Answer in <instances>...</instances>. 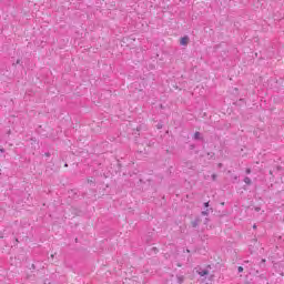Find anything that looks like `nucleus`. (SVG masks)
<instances>
[{"mask_svg": "<svg viewBox=\"0 0 284 284\" xmlns=\"http://www.w3.org/2000/svg\"><path fill=\"white\" fill-rule=\"evenodd\" d=\"M192 227H199L201 225V217H195L193 222H191Z\"/></svg>", "mask_w": 284, "mask_h": 284, "instance_id": "obj_1", "label": "nucleus"}, {"mask_svg": "<svg viewBox=\"0 0 284 284\" xmlns=\"http://www.w3.org/2000/svg\"><path fill=\"white\" fill-rule=\"evenodd\" d=\"M189 41H190V38L187 36H185V37L181 38L180 43H181V45H187Z\"/></svg>", "mask_w": 284, "mask_h": 284, "instance_id": "obj_2", "label": "nucleus"}, {"mask_svg": "<svg viewBox=\"0 0 284 284\" xmlns=\"http://www.w3.org/2000/svg\"><path fill=\"white\" fill-rule=\"evenodd\" d=\"M193 139H194L195 141H203V138H201V132H199V131H196V132L194 133Z\"/></svg>", "mask_w": 284, "mask_h": 284, "instance_id": "obj_3", "label": "nucleus"}, {"mask_svg": "<svg viewBox=\"0 0 284 284\" xmlns=\"http://www.w3.org/2000/svg\"><path fill=\"white\" fill-rule=\"evenodd\" d=\"M210 212H214L213 209H206L205 211H202L201 214L202 216H210Z\"/></svg>", "mask_w": 284, "mask_h": 284, "instance_id": "obj_4", "label": "nucleus"}, {"mask_svg": "<svg viewBox=\"0 0 284 284\" xmlns=\"http://www.w3.org/2000/svg\"><path fill=\"white\" fill-rule=\"evenodd\" d=\"M200 276H207L210 274L209 270H202L199 272Z\"/></svg>", "mask_w": 284, "mask_h": 284, "instance_id": "obj_5", "label": "nucleus"}, {"mask_svg": "<svg viewBox=\"0 0 284 284\" xmlns=\"http://www.w3.org/2000/svg\"><path fill=\"white\" fill-rule=\"evenodd\" d=\"M244 183L246 184V185H252V179H250V178H244Z\"/></svg>", "mask_w": 284, "mask_h": 284, "instance_id": "obj_6", "label": "nucleus"}, {"mask_svg": "<svg viewBox=\"0 0 284 284\" xmlns=\"http://www.w3.org/2000/svg\"><path fill=\"white\" fill-rule=\"evenodd\" d=\"M176 278H178V283H183V281H185V276L183 275H178Z\"/></svg>", "mask_w": 284, "mask_h": 284, "instance_id": "obj_7", "label": "nucleus"}, {"mask_svg": "<svg viewBox=\"0 0 284 284\" xmlns=\"http://www.w3.org/2000/svg\"><path fill=\"white\" fill-rule=\"evenodd\" d=\"M185 168H189V170H192V162L191 161H186L185 162Z\"/></svg>", "mask_w": 284, "mask_h": 284, "instance_id": "obj_8", "label": "nucleus"}, {"mask_svg": "<svg viewBox=\"0 0 284 284\" xmlns=\"http://www.w3.org/2000/svg\"><path fill=\"white\" fill-rule=\"evenodd\" d=\"M195 149H196V144H190V145H189V150L192 151V150H195Z\"/></svg>", "mask_w": 284, "mask_h": 284, "instance_id": "obj_9", "label": "nucleus"}, {"mask_svg": "<svg viewBox=\"0 0 284 284\" xmlns=\"http://www.w3.org/2000/svg\"><path fill=\"white\" fill-rule=\"evenodd\" d=\"M207 156H210V159H214L215 154H214V152H209Z\"/></svg>", "mask_w": 284, "mask_h": 284, "instance_id": "obj_10", "label": "nucleus"}, {"mask_svg": "<svg viewBox=\"0 0 284 284\" xmlns=\"http://www.w3.org/2000/svg\"><path fill=\"white\" fill-rule=\"evenodd\" d=\"M216 176H217V175H216L215 173H213V174H212V181H216Z\"/></svg>", "mask_w": 284, "mask_h": 284, "instance_id": "obj_11", "label": "nucleus"}, {"mask_svg": "<svg viewBox=\"0 0 284 284\" xmlns=\"http://www.w3.org/2000/svg\"><path fill=\"white\" fill-rule=\"evenodd\" d=\"M246 174H252V169H246Z\"/></svg>", "mask_w": 284, "mask_h": 284, "instance_id": "obj_12", "label": "nucleus"}, {"mask_svg": "<svg viewBox=\"0 0 284 284\" xmlns=\"http://www.w3.org/2000/svg\"><path fill=\"white\" fill-rule=\"evenodd\" d=\"M204 207H206V209L210 207V202H205Z\"/></svg>", "mask_w": 284, "mask_h": 284, "instance_id": "obj_13", "label": "nucleus"}, {"mask_svg": "<svg viewBox=\"0 0 284 284\" xmlns=\"http://www.w3.org/2000/svg\"><path fill=\"white\" fill-rule=\"evenodd\" d=\"M237 271L241 273V272H243V266H239L237 267Z\"/></svg>", "mask_w": 284, "mask_h": 284, "instance_id": "obj_14", "label": "nucleus"}, {"mask_svg": "<svg viewBox=\"0 0 284 284\" xmlns=\"http://www.w3.org/2000/svg\"><path fill=\"white\" fill-rule=\"evenodd\" d=\"M153 252L156 254V252H159V248L156 247H152Z\"/></svg>", "mask_w": 284, "mask_h": 284, "instance_id": "obj_15", "label": "nucleus"}, {"mask_svg": "<svg viewBox=\"0 0 284 284\" xmlns=\"http://www.w3.org/2000/svg\"><path fill=\"white\" fill-rule=\"evenodd\" d=\"M44 156H51L50 152H45Z\"/></svg>", "mask_w": 284, "mask_h": 284, "instance_id": "obj_16", "label": "nucleus"}, {"mask_svg": "<svg viewBox=\"0 0 284 284\" xmlns=\"http://www.w3.org/2000/svg\"><path fill=\"white\" fill-rule=\"evenodd\" d=\"M88 183H94V180H92V179L90 180V179H89V180H88Z\"/></svg>", "mask_w": 284, "mask_h": 284, "instance_id": "obj_17", "label": "nucleus"}, {"mask_svg": "<svg viewBox=\"0 0 284 284\" xmlns=\"http://www.w3.org/2000/svg\"><path fill=\"white\" fill-rule=\"evenodd\" d=\"M217 168H223V163H219V164H217Z\"/></svg>", "mask_w": 284, "mask_h": 284, "instance_id": "obj_18", "label": "nucleus"}, {"mask_svg": "<svg viewBox=\"0 0 284 284\" xmlns=\"http://www.w3.org/2000/svg\"><path fill=\"white\" fill-rule=\"evenodd\" d=\"M260 278H266L264 274H261L260 275Z\"/></svg>", "mask_w": 284, "mask_h": 284, "instance_id": "obj_19", "label": "nucleus"}, {"mask_svg": "<svg viewBox=\"0 0 284 284\" xmlns=\"http://www.w3.org/2000/svg\"><path fill=\"white\" fill-rule=\"evenodd\" d=\"M51 258H54V254H51Z\"/></svg>", "mask_w": 284, "mask_h": 284, "instance_id": "obj_20", "label": "nucleus"}, {"mask_svg": "<svg viewBox=\"0 0 284 284\" xmlns=\"http://www.w3.org/2000/svg\"><path fill=\"white\" fill-rule=\"evenodd\" d=\"M64 168H68V163L64 164Z\"/></svg>", "mask_w": 284, "mask_h": 284, "instance_id": "obj_21", "label": "nucleus"}, {"mask_svg": "<svg viewBox=\"0 0 284 284\" xmlns=\"http://www.w3.org/2000/svg\"><path fill=\"white\" fill-rule=\"evenodd\" d=\"M255 274H258V270L255 271Z\"/></svg>", "mask_w": 284, "mask_h": 284, "instance_id": "obj_22", "label": "nucleus"}, {"mask_svg": "<svg viewBox=\"0 0 284 284\" xmlns=\"http://www.w3.org/2000/svg\"><path fill=\"white\" fill-rule=\"evenodd\" d=\"M236 179H239V176H235L234 180L236 181Z\"/></svg>", "mask_w": 284, "mask_h": 284, "instance_id": "obj_23", "label": "nucleus"}, {"mask_svg": "<svg viewBox=\"0 0 284 284\" xmlns=\"http://www.w3.org/2000/svg\"><path fill=\"white\" fill-rule=\"evenodd\" d=\"M254 230H256V225H253Z\"/></svg>", "mask_w": 284, "mask_h": 284, "instance_id": "obj_24", "label": "nucleus"}, {"mask_svg": "<svg viewBox=\"0 0 284 284\" xmlns=\"http://www.w3.org/2000/svg\"><path fill=\"white\" fill-rule=\"evenodd\" d=\"M195 154H199V151H195Z\"/></svg>", "mask_w": 284, "mask_h": 284, "instance_id": "obj_25", "label": "nucleus"}, {"mask_svg": "<svg viewBox=\"0 0 284 284\" xmlns=\"http://www.w3.org/2000/svg\"><path fill=\"white\" fill-rule=\"evenodd\" d=\"M262 263H265V260H262Z\"/></svg>", "mask_w": 284, "mask_h": 284, "instance_id": "obj_26", "label": "nucleus"}, {"mask_svg": "<svg viewBox=\"0 0 284 284\" xmlns=\"http://www.w3.org/2000/svg\"><path fill=\"white\" fill-rule=\"evenodd\" d=\"M17 63H20V60H18Z\"/></svg>", "mask_w": 284, "mask_h": 284, "instance_id": "obj_27", "label": "nucleus"}, {"mask_svg": "<svg viewBox=\"0 0 284 284\" xmlns=\"http://www.w3.org/2000/svg\"><path fill=\"white\" fill-rule=\"evenodd\" d=\"M0 152H3V149H1Z\"/></svg>", "mask_w": 284, "mask_h": 284, "instance_id": "obj_28", "label": "nucleus"}]
</instances>
